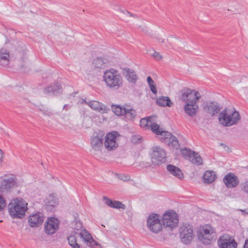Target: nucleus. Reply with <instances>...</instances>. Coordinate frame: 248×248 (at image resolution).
<instances>
[{
    "instance_id": "nucleus-1",
    "label": "nucleus",
    "mask_w": 248,
    "mask_h": 248,
    "mask_svg": "<svg viewBox=\"0 0 248 248\" xmlns=\"http://www.w3.org/2000/svg\"><path fill=\"white\" fill-rule=\"evenodd\" d=\"M28 203L22 198H16L8 205L9 213L13 218H22L28 210Z\"/></svg>"
},
{
    "instance_id": "nucleus-2",
    "label": "nucleus",
    "mask_w": 248,
    "mask_h": 248,
    "mask_svg": "<svg viewBox=\"0 0 248 248\" xmlns=\"http://www.w3.org/2000/svg\"><path fill=\"white\" fill-rule=\"evenodd\" d=\"M219 123L225 126H230L236 124L240 119L239 113L234 108H226L219 114Z\"/></svg>"
},
{
    "instance_id": "nucleus-3",
    "label": "nucleus",
    "mask_w": 248,
    "mask_h": 248,
    "mask_svg": "<svg viewBox=\"0 0 248 248\" xmlns=\"http://www.w3.org/2000/svg\"><path fill=\"white\" fill-rule=\"evenodd\" d=\"M103 78L107 86L110 88L118 89L122 84L121 76L113 69L105 72Z\"/></svg>"
},
{
    "instance_id": "nucleus-4",
    "label": "nucleus",
    "mask_w": 248,
    "mask_h": 248,
    "mask_svg": "<svg viewBox=\"0 0 248 248\" xmlns=\"http://www.w3.org/2000/svg\"><path fill=\"white\" fill-rule=\"evenodd\" d=\"M198 238L204 244L208 245L217 238V233L214 229L209 224L203 226L202 230L200 232Z\"/></svg>"
},
{
    "instance_id": "nucleus-5",
    "label": "nucleus",
    "mask_w": 248,
    "mask_h": 248,
    "mask_svg": "<svg viewBox=\"0 0 248 248\" xmlns=\"http://www.w3.org/2000/svg\"><path fill=\"white\" fill-rule=\"evenodd\" d=\"M18 186L16 178L13 175H5L0 179V192L10 193Z\"/></svg>"
},
{
    "instance_id": "nucleus-6",
    "label": "nucleus",
    "mask_w": 248,
    "mask_h": 248,
    "mask_svg": "<svg viewBox=\"0 0 248 248\" xmlns=\"http://www.w3.org/2000/svg\"><path fill=\"white\" fill-rule=\"evenodd\" d=\"M179 234L182 242L189 244L194 236L192 226L187 223H184L179 229Z\"/></svg>"
},
{
    "instance_id": "nucleus-7",
    "label": "nucleus",
    "mask_w": 248,
    "mask_h": 248,
    "mask_svg": "<svg viewBox=\"0 0 248 248\" xmlns=\"http://www.w3.org/2000/svg\"><path fill=\"white\" fill-rule=\"evenodd\" d=\"M166 160V153L165 151L159 146L153 148L151 154V161L154 165H160L165 163Z\"/></svg>"
},
{
    "instance_id": "nucleus-8",
    "label": "nucleus",
    "mask_w": 248,
    "mask_h": 248,
    "mask_svg": "<svg viewBox=\"0 0 248 248\" xmlns=\"http://www.w3.org/2000/svg\"><path fill=\"white\" fill-rule=\"evenodd\" d=\"M163 225L165 228L172 229L177 226L179 223L178 217L176 213L172 211H167L163 216Z\"/></svg>"
},
{
    "instance_id": "nucleus-9",
    "label": "nucleus",
    "mask_w": 248,
    "mask_h": 248,
    "mask_svg": "<svg viewBox=\"0 0 248 248\" xmlns=\"http://www.w3.org/2000/svg\"><path fill=\"white\" fill-rule=\"evenodd\" d=\"M120 135L115 131L108 133L106 136L104 135V146L108 151L115 150L118 146V143L117 141V138Z\"/></svg>"
},
{
    "instance_id": "nucleus-10",
    "label": "nucleus",
    "mask_w": 248,
    "mask_h": 248,
    "mask_svg": "<svg viewBox=\"0 0 248 248\" xmlns=\"http://www.w3.org/2000/svg\"><path fill=\"white\" fill-rule=\"evenodd\" d=\"M147 226L149 230L154 233L159 232L162 228L159 216L155 214L150 215L147 219Z\"/></svg>"
},
{
    "instance_id": "nucleus-11",
    "label": "nucleus",
    "mask_w": 248,
    "mask_h": 248,
    "mask_svg": "<svg viewBox=\"0 0 248 248\" xmlns=\"http://www.w3.org/2000/svg\"><path fill=\"white\" fill-rule=\"evenodd\" d=\"M197 91L188 88H184L181 91V99L186 103L197 104L201 97Z\"/></svg>"
},
{
    "instance_id": "nucleus-12",
    "label": "nucleus",
    "mask_w": 248,
    "mask_h": 248,
    "mask_svg": "<svg viewBox=\"0 0 248 248\" xmlns=\"http://www.w3.org/2000/svg\"><path fill=\"white\" fill-rule=\"evenodd\" d=\"M104 133L103 131L95 132L91 139L92 149L97 152L101 151L104 145Z\"/></svg>"
},
{
    "instance_id": "nucleus-13",
    "label": "nucleus",
    "mask_w": 248,
    "mask_h": 248,
    "mask_svg": "<svg viewBox=\"0 0 248 248\" xmlns=\"http://www.w3.org/2000/svg\"><path fill=\"white\" fill-rule=\"evenodd\" d=\"M217 243L219 248H237V246L234 238L226 234L219 237Z\"/></svg>"
},
{
    "instance_id": "nucleus-14",
    "label": "nucleus",
    "mask_w": 248,
    "mask_h": 248,
    "mask_svg": "<svg viewBox=\"0 0 248 248\" xmlns=\"http://www.w3.org/2000/svg\"><path fill=\"white\" fill-rule=\"evenodd\" d=\"M182 153L183 156L188 159L192 164L197 165L202 164V159L198 153L186 148L183 150Z\"/></svg>"
},
{
    "instance_id": "nucleus-15",
    "label": "nucleus",
    "mask_w": 248,
    "mask_h": 248,
    "mask_svg": "<svg viewBox=\"0 0 248 248\" xmlns=\"http://www.w3.org/2000/svg\"><path fill=\"white\" fill-rule=\"evenodd\" d=\"M60 221L55 217H48L45 223V231L46 234L52 235L59 229Z\"/></svg>"
},
{
    "instance_id": "nucleus-16",
    "label": "nucleus",
    "mask_w": 248,
    "mask_h": 248,
    "mask_svg": "<svg viewBox=\"0 0 248 248\" xmlns=\"http://www.w3.org/2000/svg\"><path fill=\"white\" fill-rule=\"evenodd\" d=\"M44 220V216L41 212L32 214L28 217V223L31 227H38L41 226Z\"/></svg>"
},
{
    "instance_id": "nucleus-17",
    "label": "nucleus",
    "mask_w": 248,
    "mask_h": 248,
    "mask_svg": "<svg viewBox=\"0 0 248 248\" xmlns=\"http://www.w3.org/2000/svg\"><path fill=\"white\" fill-rule=\"evenodd\" d=\"M223 182L228 188H233L238 186L239 181L237 177L232 173L226 175L223 179Z\"/></svg>"
},
{
    "instance_id": "nucleus-18",
    "label": "nucleus",
    "mask_w": 248,
    "mask_h": 248,
    "mask_svg": "<svg viewBox=\"0 0 248 248\" xmlns=\"http://www.w3.org/2000/svg\"><path fill=\"white\" fill-rule=\"evenodd\" d=\"M44 93L48 95H58L62 93V87L58 82L54 83L46 87Z\"/></svg>"
},
{
    "instance_id": "nucleus-19",
    "label": "nucleus",
    "mask_w": 248,
    "mask_h": 248,
    "mask_svg": "<svg viewBox=\"0 0 248 248\" xmlns=\"http://www.w3.org/2000/svg\"><path fill=\"white\" fill-rule=\"evenodd\" d=\"M83 102L88 105L93 109L98 112L106 113L108 110L107 106L97 101L92 100L91 101H87L86 100H83Z\"/></svg>"
},
{
    "instance_id": "nucleus-20",
    "label": "nucleus",
    "mask_w": 248,
    "mask_h": 248,
    "mask_svg": "<svg viewBox=\"0 0 248 248\" xmlns=\"http://www.w3.org/2000/svg\"><path fill=\"white\" fill-rule=\"evenodd\" d=\"M153 133L156 135H160L161 136V140L165 142H168L173 136L171 133L163 130L158 124L154 126Z\"/></svg>"
},
{
    "instance_id": "nucleus-21",
    "label": "nucleus",
    "mask_w": 248,
    "mask_h": 248,
    "mask_svg": "<svg viewBox=\"0 0 248 248\" xmlns=\"http://www.w3.org/2000/svg\"><path fill=\"white\" fill-rule=\"evenodd\" d=\"M203 108L205 112L212 116L218 113L220 110V108L218 104L216 102L207 103L206 105H204Z\"/></svg>"
},
{
    "instance_id": "nucleus-22",
    "label": "nucleus",
    "mask_w": 248,
    "mask_h": 248,
    "mask_svg": "<svg viewBox=\"0 0 248 248\" xmlns=\"http://www.w3.org/2000/svg\"><path fill=\"white\" fill-rule=\"evenodd\" d=\"M103 200L105 203L109 207L116 209H125L124 204L119 201H112L107 197H104Z\"/></svg>"
},
{
    "instance_id": "nucleus-23",
    "label": "nucleus",
    "mask_w": 248,
    "mask_h": 248,
    "mask_svg": "<svg viewBox=\"0 0 248 248\" xmlns=\"http://www.w3.org/2000/svg\"><path fill=\"white\" fill-rule=\"evenodd\" d=\"M158 125L152 121V118L149 117L147 118H142L140 121V126L145 130L151 129L153 132V127L154 125Z\"/></svg>"
},
{
    "instance_id": "nucleus-24",
    "label": "nucleus",
    "mask_w": 248,
    "mask_h": 248,
    "mask_svg": "<svg viewBox=\"0 0 248 248\" xmlns=\"http://www.w3.org/2000/svg\"><path fill=\"white\" fill-rule=\"evenodd\" d=\"M122 73L129 81L132 83H135L136 82L138 77L133 70L128 68H124L123 69Z\"/></svg>"
},
{
    "instance_id": "nucleus-25",
    "label": "nucleus",
    "mask_w": 248,
    "mask_h": 248,
    "mask_svg": "<svg viewBox=\"0 0 248 248\" xmlns=\"http://www.w3.org/2000/svg\"><path fill=\"white\" fill-rule=\"evenodd\" d=\"M199 107L197 104L186 103L184 107L185 112L190 116H193L197 113Z\"/></svg>"
},
{
    "instance_id": "nucleus-26",
    "label": "nucleus",
    "mask_w": 248,
    "mask_h": 248,
    "mask_svg": "<svg viewBox=\"0 0 248 248\" xmlns=\"http://www.w3.org/2000/svg\"><path fill=\"white\" fill-rule=\"evenodd\" d=\"M123 116H124L127 120H133L137 116V112L131 106L126 105Z\"/></svg>"
},
{
    "instance_id": "nucleus-27",
    "label": "nucleus",
    "mask_w": 248,
    "mask_h": 248,
    "mask_svg": "<svg viewBox=\"0 0 248 248\" xmlns=\"http://www.w3.org/2000/svg\"><path fill=\"white\" fill-rule=\"evenodd\" d=\"M167 169L170 173L173 176L181 179L183 177V173L181 170L174 165L169 164L167 166Z\"/></svg>"
},
{
    "instance_id": "nucleus-28",
    "label": "nucleus",
    "mask_w": 248,
    "mask_h": 248,
    "mask_svg": "<svg viewBox=\"0 0 248 248\" xmlns=\"http://www.w3.org/2000/svg\"><path fill=\"white\" fill-rule=\"evenodd\" d=\"M156 102L158 106L163 107H171L173 104L168 96H161L156 99Z\"/></svg>"
},
{
    "instance_id": "nucleus-29",
    "label": "nucleus",
    "mask_w": 248,
    "mask_h": 248,
    "mask_svg": "<svg viewBox=\"0 0 248 248\" xmlns=\"http://www.w3.org/2000/svg\"><path fill=\"white\" fill-rule=\"evenodd\" d=\"M15 57L13 55L5 49L2 48L0 49V61H14Z\"/></svg>"
},
{
    "instance_id": "nucleus-30",
    "label": "nucleus",
    "mask_w": 248,
    "mask_h": 248,
    "mask_svg": "<svg viewBox=\"0 0 248 248\" xmlns=\"http://www.w3.org/2000/svg\"><path fill=\"white\" fill-rule=\"evenodd\" d=\"M203 178L205 183L209 184L213 183L216 178L215 172L212 170H206L203 175Z\"/></svg>"
},
{
    "instance_id": "nucleus-31",
    "label": "nucleus",
    "mask_w": 248,
    "mask_h": 248,
    "mask_svg": "<svg viewBox=\"0 0 248 248\" xmlns=\"http://www.w3.org/2000/svg\"><path fill=\"white\" fill-rule=\"evenodd\" d=\"M126 105L120 106L117 105H112L111 109L112 111L118 116H123Z\"/></svg>"
},
{
    "instance_id": "nucleus-32",
    "label": "nucleus",
    "mask_w": 248,
    "mask_h": 248,
    "mask_svg": "<svg viewBox=\"0 0 248 248\" xmlns=\"http://www.w3.org/2000/svg\"><path fill=\"white\" fill-rule=\"evenodd\" d=\"M46 203L47 206L55 207L58 203V199L53 195H49L46 200Z\"/></svg>"
},
{
    "instance_id": "nucleus-33",
    "label": "nucleus",
    "mask_w": 248,
    "mask_h": 248,
    "mask_svg": "<svg viewBox=\"0 0 248 248\" xmlns=\"http://www.w3.org/2000/svg\"><path fill=\"white\" fill-rule=\"evenodd\" d=\"M18 64V68H15V72L16 71H20L23 73L28 72L30 70V66L29 63H16Z\"/></svg>"
},
{
    "instance_id": "nucleus-34",
    "label": "nucleus",
    "mask_w": 248,
    "mask_h": 248,
    "mask_svg": "<svg viewBox=\"0 0 248 248\" xmlns=\"http://www.w3.org/2000/svg\"><path fill=\"white\" fill-rule=\"evenodd\" d=\"M80 237L83 239L86 244H88L90 240L92 238V235L86 230H83L78 233Z\"/></svg>"
},
{
    "instance_id": "nucleus-35",
    "label": "nucleus",
    "mask_w": 248,
    "mask_h": 248,
    "mask_svg": "<svg viewBox=\"0 0 248 248\" xmlns=\"http://www.w3.org/2000/svg\"><path fill=\"white\" fill-rule=\"evenodd\" d=\"M69 244L73 248H79V245L77 243L76 236L73 235L67 238Z\"/></svg>"
},
{
    "instance_id": "nucleus-36",
    "label": "nucleus",
    "mask_w": 248,
    "mask_h": 248,
    "mask_svg": "<svg viewBox=\"0 0 248 248\" xmlns=\"http://www.w3.org/2000/svg\"><path fill=\"white\" fill-rule=\"evenodd\" d=\"M0 65L8 71L15 72V68L16 65H14V63H0Z\"/></svg>"
},
{
    "instance_id": "nucleus-37",
    "label": "nucleus",
    "mask_w": 248,
    "mask_h": 248,
    "mask_svg": "<svg viewBox=\"0 0 248 248\" xmlns=\"http://www.w3.org/2000/svg\"><path fill=\"white\" fill-rule=\"evenodd\" d=\"M131 142L133 144H139L140 143L142 140V137L140 135H133L131 137L130 139Z\"/></svg>"
},
{
    "instance_id": "nucleus-38",
    "label": "nucleus",
    "mask_w": 248,
    "mask_h": 248,
    "mask_svg": "<svg viewBox=\"0 0 248 248\" xmlns=\"http://www.w3.org/2000/svg\"><path fill=\"white\" fill-rule=\"evenodd\" d=\"M169 144H171V145L176 148H177L179 145L177 139L174 136H172L169 141L168 142Z\"/></svg>"
},
{
    "instance_id": "nucleus-39",
    "label": "nucleus",
    "mask_w": 248,
    "mask_h": 248,
    "mask_svg": "<svg viewBox=\"0 0 248 248\" xmlns=\"http://www.w3.org/2000/svg\"><path fill=\"white\" fill-rule=\"evenodd\" d=\"M149 54L155 59V61H160L162 59V57L158 52L155 51L154 50H150Z\"/></svg>"
},
{
    "instance_id": "nucleus-40",
    "label": "nucleus",
    "mask_w": 248,
    "mask_h": 248,
    "mask_svg": "<svg viewBox=\"0 0 248 248\" xmlns=\"http://www.w3.org/2000/svg\"><path fill=\"white\" fill-rule=\"evenodd\" d=\"M87 245L93 248L96 247V248H101L100 245L99 244L94 240H93V238L91 239V240H90V242H89L88 244H87Z\"/></svg>"
},
{
    "instance_id": "nucleus-41",
    "label": "nucleus",
    "mask_w": 248,
    "mask_h": 248,
    "mask_svg": "<svg viewBox=\"0 0 248 248\" xmlns=\"http://www.w3.org/2000/svg\"><path fill=\"white\" fill-rule=\"evenodd\" d=\"M242 190L246 194H248V180L245 181L241 184Z\"/></svg>"
},
{
    "instance_id": "nucleus-42",
    "label": "nucleus",
    "mask_w": 248,
    "mask_h": 248,
    "mask_svg": "<svg viewBox=\"0 0 248 248\" xmlns=\"http://www.w3.org/2000/svg\"><path fill=\"white\" fill-rule=\"evenodd\" d=\"M6 203L4 198L0 195V211L5 207Z\"/></svg>"
},
{
    "instance_id": "nucleus-43",
    "label": "nucleus",
    "mask_w": 248,
    "mask_h": 248,
    "mask_svg": "<svg viewBox=\"0 0 248 248\" xmlns=\"http://www.w3.org/2000/svg\"><path fill=\"white\" fill-rule=\"evenodd\" d=\"M118 178L124 181H128L130 179V177L128 175H125L123 174H118Z\"/></svg>"
},
{
    "instance_id": "nucleus-44",
    "label": "nucleus",
    "mask_w": 248,
    "mask_h": 248,
    "mask_svg": "<svg viewBox=\"0 0 248 248\" xmlns=\"http://www.w3.org/2000/svg\"><path fill=\"white\" fill-rule=\"evenodd\" d=\"M149 86L150 87V90L153 93L156 94L157 93V91L156 89V87L155 83L149 85Z\"/></svg>"
},
{
    "instance_id": "nucleus-45",
    "label": "nucleus",
    "mask_w": 248,
    "mask_h": 248,
    "mask_svg": "<svg viewBox=\"0 0 248 248\" xmlns=\"http://www.w3.org/2000/svg\"><path fill=\"white\" fill-rule=\"evenodd\" d=\"M96 61H98L99 62H104V61L108 62L109 61V60L108 59V57L106 56H100L96 58Z\"/></svg>"
},
{
    "instance_id": "nucleus-46",
    "label": "nucleus",
    "mask_w": 248,
    "mask_h": 248,
    "mask_svg": "<svg viewBox=\"0 0 248 248\" xmlns=\"http://www.w3.org/2000/svg\"><path fill=\"white\" fill-rule=\"evenodd\" d=\"M40 111H41L42 112V113L44 115L50 116L52 114L51 112L48 109H45V108L41 109L40 108Z\"/></svg>"
},
{
    "instance_id": "nucleus-47",
    "label": "nucleus",
    "mask_w": 248,
    "mask_h": 248,
    "mask_svg": "<svg viewBox=\"0 0 248 248\" xmlns=\"http://www.w3.org/2000/svg\"><path fill=\"white\" fill-rule=\"evenodd\" d=\"M147 81L148 82V85L154 83V81L152 78L150 76L148 77L147 78Z\"/></svg>"
},
{
    "instance_id": "nucleus-48",
    "label": "nucleus",
    "mask_w": 248,
    "mask_h": 248,
    "mask_svg": "<svg viewBox=\"0 0 248 248\" xmlns=\"http://www.w3.org/2000/svg\"><path fill=\"white\" fill-rule=\"evenodd\" d=\"M239 211H241L242 214L244 215H248V208L245 209L244 210L242 209H239Z\"/></svg>"
},
{
    "instance_id": "nucleus-49",
    "label": "nucleus",
    "mask_w": 248,
    "mask_h": 248,
    "mask_svg": "<svg viewBox=\"0 0 248 248\" xmlns=\"http://www.w3.org/2000/svg\"><path fill=\"white\" fill-rule=\"evenodd\" d=\"M3 157V153L2 151L0 149V164L1 163L2 161V159Z\"/></svg>"
},
{
    "instance_id": "nucleus-50",
    "label": "nucleus",
    "mask_w": 248,
    "mask_h": 248,
    "mask_svg": "<svg viewBox=\"0 0 248 248\" xmlns=\"http://www.w3.org/2000/svg\"><path fill=\"white\" fill-rule=\"evenodd\" d=\"M125 12L127 14H129L130 16H132V17H137V16L136 15L132 14L130 13H129L128 11H125Z\"/></svg>"
},
{
    "instance_id": "nucleus-51",
    "label": "nucleus",
    "mask_w": 248,
    "mask_h": 248,
    "mask_svg": "<svg viewBox=\"0 0 248 248\" xmlns=\"http://www.w3.org/2000/svg\"><path fill=\"white\" fill-rule=\"evenodd\" d=\"M69 108V107L68 105L66 104L63 106V109H65L66 110H68Z\"/></svg>"
},
{
    "instance_id": "nucleus-52",
    "label": "nucleus",
    "mask_w": 248,
    "mask_h": 248,
    "mask_svg": "<svg viewBox=\"0 0 248 248\" xmlns=\"http://www.w3.org/2000/svg\"><path fill=\"white\" fill-rule=\"evenodd\" d=\"M220 145L224 146V148H225V149H226V148H227V149H229V147H228V146H226V145H224L223 143H221V144H220Z\"/></svg>"
},
{
    "instance_id": "nucleus-53",
    "label": "nucleus",
    "mask_w": 248,
    "mask_h": 248,
    "mask_svg": "<svg viewBox=\"0 0 248 248\" xmlns=\"http://www.w3.org/2000/svg\"><path fill=\"white\" fill-rule=\"evenodd\" d=\"M85 120H87V121H89V122H91L92 121V120L90 118H88L87 119H85Z\"/></svg>"
},
{
    "instance_id": "nucleus-54",
    "label": "nucleus",
    "mask_w": 248,
    "mask_h": 248,
    "mask_svg": "<svg viewBox=\"0 0 248 248\" xmlns=\"http://www.w3.org/2000/svg\"><path fill=\"white\" fill-rule=\"evenodd\" d=\"M158 41H159V42H161V43H163L164 42V40L162 39H159Z\"/></svg>"
},
{
    "instance_id": "nucleus-55",
    "label": "nucleus",
    "mask_w": 248,
    "mask_h": 248,
    "mask_svg": "<svg viewBox=\"0 0 248 248\" xmlns=\"http://www.w3.org/2000/svg\"><path fill=\"white\" fill-rule=\"evenodd\" d=\"M24 60H22L23 61H25V57H24Z\"/></svg>"
}]
</instances>
